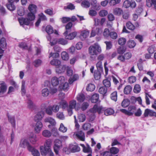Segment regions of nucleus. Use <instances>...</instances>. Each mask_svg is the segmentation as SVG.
I'll return each instance as SVG.
<instances>
[{
	"label": "nucleus",
	"mask_w": 156,
	"mask_h": 156,
	"mask_svg": "<svg viewBox=\"0 0 156 156\" xmlns=\"http://www.w3.org/2000/svg\"><path fill=\"white\" fill-rule=\"evenodd\" d=\"M51 144L52 141L49 139L45 141L44 145L41 146L40 147V151L42 155L53 156L54 154L51 149Z\"/></svg>",
	"instance_id": "obj_1"
},
{
	"label": "nucleus",
	"mask_w": 156,
	"mask_h": 156,
	"mask_svg": "<svg viewBox=\"0 0 156 156\" xmlns=\"http://www.w3.org/2000/svg\"><path fill=\"white\" fill-rule=\"evenodd\" d=\"M104 110L101 106L95 105L93 108L90 109L87 112V115L90 117V121H92L94 120L95 118L94 114L95 113L98 112L99 114H100L101 111Z\"/></svg>",
	"instance_id": "obj_2"
},
{
	"label": "nucleus",
	"mask_w": 156,
	"mask_h": 156,
	"mask_svg": "<svg viewBox=\"0 0 156 156\" xmlns=\"http://www.w3.org/2000/svg\"><path fill=\"white\" fill-rule=\"evenodd\" d=\"M35 19L34 14L33 13L29 12L27 15V18L20 17L18 19V20L20 25L22 26L23 25H28L30 24L33 25V23L31 22L33 21Z\"/></svg>",
	"instance_id": "obj_3"
},
{
	"label": "nucleus",
	"mask_w": 156,
	"mask_h": 156,
	"mask_svg": "<svg viewBox=\"0 0 156 156\" xmlns=\"http://www.w3.org/2000/svg\"><path fill=\"white\" fill-rule=\"evenodd\" d=\"M89 54L91 58L93 56H96L101 52V49L100 45L97 43L90 46L88 48Z\"/></svg>",
	"instance_id": "obj_4"
},
{
	"label": "nucleus",
	"mask_w": 156,
	"mask_h": 156,
	"mask_svg": "<svg viewBox=\"0 0 156 156\" xmlns=\"http://www.w3.org/2000/svg\"><path fill=\"white\" fill-rule=\"evenodd\" d=\"M41 110L39 111L35 115L34 118V121L37 122L41 120L44 115V110L46 107L45 104H43L41 105Z\"/></svg>",
	"instance_id": "obj_5"
},
{
	"label": "nucleus",
	"mask_w": 156,
	"mask_h": 156,
	"mask_svg": "<svg viewBox=\"0 0 156 156\" xmlns=\"http://www.w3.org/2000/svg\"><path fill=\"white\" fill-rule=\"evenodd\" d=\"M66 80V79L63 76L58 78L56 76L53 77L51 80V83L53 86H56L59 84L64 83Z\"/></svg>",
	"instance_id": "obj_6"
},
{
	"label": "nucleus",
	"mask_w": 156,
	"mask_h": 156,
	"mask_svg": "<svg viewBox=\"0 0 156 156\" xmlns=\"http://www.w3.org/2000/svg\"><path fill=\"white\" fill-rule=\"evenodd\" d=\"M76 101L75 100L71 101L69 103V105L67 108V111L69 116H71L73 114L72 110L75 108L76 110L79 109V108L76 107Z\"/></svg>",
	"instance_id": "obj_7"
},
{
	"label": "nucleus",
	"mask_w": 156,
	"mask_h": 156,
	"mask_svg": "<svg viewBox=\"0 0 156 156\" xmlns=\"http://www.w3.org/2000/svg\"><path fill=\"white\" fill-rule=\"evenodd\" d=\"M136 5V3L133 0H126L123 2V7L126 9L129 7L132 9L135 8Z\"/></svg>",
	"instance_id": "obj_8"
},
{
	"label": "nucleus",
	"mask_w": 156,
	"mask_h": 156,
	"mask_svg": "<svg viewBox=\"0 0 156 156\" xmlns=\"http://www.w3.org/2000/svg\"><path fill=\"white\" fill-rule=\"evenodd\" d=\"M19 146L23 148L27 147L28 150H30L32 149V147L30 145L28 140L24 138L21 140Z\"/></svg>",
	"instance_id": "obj_9"
},
{
	"label": "nucleus",
	"mask_w": 156,
	"mask_h": 156,
	"mask_svg": "<svg viewBox=\"0 0 156 156\" xmlns=\"http://www.w3.org/2000/svg\"><path fill=\"white\" fill-rule=\"evenodd\" d=\"M62 146L61 141L58 139L55 140V144L54 147V151L55 153L58 154L59 149Z\"/></svg>",
	"instance_id": "obj_10"
},
{
	"label": "nucleus",
	"mask_w": 156,
	"mask_h": 156,
	"mask_svg": "<svg viewBox=\"0 0 156 156\" xmlns=\"http://www.w3.org/2000/svg\"><path fill=\"white\" fill-rule=\"evenodd\" d=\"M43 127V125L42 122L38 121L36 123L34 126V130L37 133H39Z\"/></svg>",
	"instance_id": "obj_11"
},
{
	"label": "nucleus",
	"mask_w": 156,
	"mask_h": 156,
	"mask_svg": "<svg viewBox=\"0 0 156 156\" xmlns=\"http://www.w3.org/2000/svg\"><path fill=\"white\" fill-rule=\"evenodd\" d=\"M68 149L71 152H76L80 151V147L77 145L70 144Z\"/></svg>",
	"instance_id": "obj_12"
},
{
	"label": "nucleus",
	"mask_w": 156,
	"mask_h": 156,
	"mask_svg": "<svg viewBox=\"0 0 156 156\" xmlns=\"http://www.w3.org/2000/svg\"><path fill=\"white\" fill-rule=\"evenodd\" d=\"M68 32L66 30L64 33L65 38L67 39L71 40L73 39L76 36L77 33L76 32H72L68 34Z\"/></svg>",
	"instance_id": "obj_13"
},
{
	"label": "nucleus",
	"mask_w": 156,
	"mask_h": 156,
	"mask_svg": "<svg viewBox=\"0 0 156 156\" xmlns=\"http://www.w3.org/2000/svg\"><path fill=\"white\" fill-rule=\"evenodd\" d=\"M66 66L61 65V64L55 68L56 72L58 74H60L65 72L66 68Z\"/></svg>",
	"instance_id": "obj_14"
},
{
	"label": "nucleus",
	"mask_w": 156,
	"mask_h": 156,
	"mask_svg": "<svg viewBox=\"0 0 156 156\" xmlns=\"http://www.w3.org/2000/svg\"><path fill=\"white\" fill-rule=\"evenodd\" d=\"M90 32L88 30H84L82 31L80 36V38L82 40H84L89 36Z\"/></svg>",
	"instance_id": "obj_15"
},
{
	"label": "nucleus",
	"mask_w": 156,
	"mask_h": 156,
	"mask_svg": "<svg viewBox=\"0 0 156 156\" xmlns=\"http://www.w3.org/2000/svg\"><path fill=\"white\" fill-rule=\"evenodd\" d=\"M67 80L63 83H61L59 86V88L60 90H63L64 91L67 90L69 88L68 83L66 82Z\"/></svg>",
	"instance_id": "obj_16"
},
{
	"label": "nucleus",
	"mask_w": 156,
	"mask_h": 156,
	"mask_svg": "<svg viewBox=\"0 0 156 156\" xmlns=\"http://www.w3.org/2000/svg\"><path fill=\"white\" fill-rule=\"evenodd\" d=\"M79 139L82 141L84 140V134L82 131H80L74 134Z\"/></svg>",
	"instance_id": "obj_17"
},
{
	"label": "nucleus",
	"mask_w": 156,
	"mask_h": 156,
	"mask_svg": "<svg viewBox=\"0 0 156 156\" xmlns=\"http://www.w3.org/2000/svg\"><path fill=\"white\" fill-rule=\"evenodd\" d=\"M7 89L6 84L4 82H3L1 84L0 87V95H2L5 92Z\"/></svg>",
	"instance_id": "obj_18"
},
{
	"label": "nucleus",
	"mask_w": 156,
	"mask_h": 156,
	"mask_svg": "<svg viewBox=\"0 0 156 156\" xmlns=\"http://www.w3.org/2000/svg\"><path fill=\"white\" fill-rule=\"evenodd\" d=\"M113 12L115 15L119 16L123 13V11L121 9L117 7L113 9Z\"/></svg>",
	"instance_id": "obj_19"
},
{
	"label": "nucleus",
	"mask_w": 156,
	"mask_h": 156,
	"mask_svg": "<svg viewBox=\"0 0 156 156\" xmlns=\"http://www.w3.org/2000/svg\"><path fill=\"white\" fill-rule=\"evenodd\" d=\"M52 65L55 66V68L61 64V62L60 60L56 58H54L50 62Z\"/></svg>",
	"instance_id": "obj_20"
},
{
	"label": "nucleus",
	"mask_w": 156,
	"mask_h": 156,
	"mask_svg": "<svg viewBox=\"0 0 156 156\" xmlns=\"http://www.w3.org/2000/svg\"><path fill=\"white\" fill-rule=\"evenodd\" d=\"M7 44L6 42V39L5 38L2 37L0 39V47H2L3 49L6 48Z\"/></svg>",
	"instance_id": "obj_21"
},
{
	"label": "nucleus",
	"mask_w": 156,
	"mask_h": 156,
	"mask_svg": "<svg viewBox=\"0 0 156 156\" xmlns=\"http://www.w3.org/2000/svg\"><path fill=\"white\" fill-rule=\"evenodd\" d=\"M15 1H12L11 0L10 2L8 1V3L6 4V6L7 9L10 11H13L15 9V6L13 5V3Z\"/></svg>",
	"instance_id": "obj_22"
},
{
	"label": "nucleus",
	"mask_w": 156,
	"mask_h": 156,
	"mask_svg": "<svg viewBox=\"0 0 156 156\" xmlns=\"http://www.w3.org/2000/svg\"><path fill=\"white\" fill-rule=\"evenodd\" d=\"M136 110V107L134 106L130 105L128 108L129 115H133Z\"/></svg>",
	"instance_id": "obj_23"
},
{
	"label": "nucleus",
	"mask_w": 156,
	"mask_h": 156,
	"mask_svg": "<svg viewBox=\"0 0 156 156\" xmlns=\"http://www.w3.org/2000/svg\"><path fill=\"white\" fill-rule=\"evenodd\" d=\"M61 57L63 60L67 61L69 58V56L68 53L66 51H62L61 53Z\"/></svg>",
	"instance_id": "obj_24"
},
{
	"label": "nucleus",
	"mask_w": 156,
	"mask_h": 156,
	"mask_svg": "<svg viewBox=\"0 0 156 156\" xmlns=\"http://www.w3.org/2000/svg\"><path fill=\"white\" fill-rule=\"evenodd\" d=\"M45 122H48L52 125H55L56 124V122L55 120L50 117H48L45 119L44 120Z\"/></svg>",
	"instance_id": "obj_25"
},
{
	"label": "nucleus",
	"mask_w": 156,
	"mask_h": 156,
	"mask_svg": "<svg viewBox=\"0 0 156 156\" xmlns=\"http://www.w3.org/2000/svg\"><path fill=\"white\" fill-rule=\"evenodd\" d=\"M81 5L83 8H87L90 7V3L89 1L85 0L82 2Z\"/></svg>",
	"instance_id": "obj_26"
},
{
	"label": "nucleus",
	"mask_w": 156,
	"mask_h": 156,
	"mask_svg": "<svg viewBox=\"0 0 156 156\" xmlns=\"http://www.w3.org/2000/svg\"><path fill=\"white\" fill-rule=\"evenodd\" d=\"M99 98V94H95L92 95L91 99V101L92 103H95L98 101Z\"/></svg>",
	"instance_id": "obj_27"
},
{
	"label": "nucleus",
	"mask_w": 156,
	"mask_h": 156,
	"mask_svg": "<svg viewBox=\"0 0 156 156\" xmlns=\"http://www.w3.org/2000/svg\"><path fill=\"white\" fill-rule=\"evenodd\" d=\"M36 8L37 6L31 4L30 5L28 9L31 13H33L34 14L36 12Z\"/></svg>",
	"instance_id": "obj_28"
},
{
	"label": "nucleus",
	"mask_w": 156,
	"mask_h": 156,
	"mask_svg": "<svg viewBox=\"0 0 156 156\" xmlns=\"http://www.w3.org/2000/svg\"><path fill=\"white\" fill-rule=\"evenodd\" d=\"M28 108L31 109V110H34L36 108V106L30 100H28L27 102Z\"/></svg>",
	"instance_id": "obj_29"
},
{
	"label": "nucleus",
	"mask_w": 156,
	"mask_h": 156,
	"mask_svg": "<svg viewBox=\"0 0 156 156\" xmlns=\"http://www.w3.org/2000/svg\"><path fill=\"white\" fill-rule=\"evenodd\" d=\"M132 90V87L130 85H127L124 89V93L126 94H128L130 93Z\"/></svg>",
	"instance_id": "obj_30"
},
{
	"label": "nucleus",
	"mask_w": 156,
	"mask_h": 156,
	"mask_svg": "<svg viewBox=\"0 0 156 156\" xmlns=\"http://www.w3.org/2000/svg\"><path fill=\"white\" fill-rule=\"evenodd\" d=\"M76 98L78 101L80 102H82L84 101L85 97L83 94L80 93L77 95Z\"/></svg>",
	"instance_id": "obj_31"
},
{
	"label": "nucleus",
	"mask_w": 156,
	"mask_h": 156,
	"mask_svg": "<svg viewBox=\"0 0 156 156\" xmlns=\"http://www.w3.org/2000/svg\"><path fill=\"white\" fill-rule=\"evenodd\" d=\"M42 135L46 137H50L51 135V132L48 130H45L42 132Z\"/></svg>",
	"instance_id": "obj_32"
},
{
	"label": "nucleus",
	"mask_w": 156,
	"mask_h": 156,
	"mask_svg": "<svg viewBox=\"0 0 156 156\" xmlns=\"http://www.w3.org/2000/svg\"><path fill=\"white\" fill-rule=\"evenodd\" d=\"M114 113V110L111 108H108L104 111V114L106 116L112 115Z\"/></svg>",
	"instance_id": "obj_33"
},
{
	"label": "nucleus",
	"mask_w": 156,
	"mask_h": 156,
	"mask_svg": "<svg viewBox=\"0 0 156 156\" xmlns=\"http://www.w3.org/2000/svg\"><path fill=\"white\" fill-rule=\"evenodd\" d=\"M49 93V90L46 88L43 89L41 91V95L44 97L48 96Z\"/></svg>",
	"instance_id": "obj_34"
},
{
	"label": "nucleus",
	"mask_w": 156,
	"mask_h": 156,
	"mask_svg": "<svg viewBox=\"0 0 156 156\" xmlns=\"http://www.w3.org/2000/svg\"><path fill=\"white\" fill-rule=\"evenodd\" d=\"M30 141L33 144L35 143L38 140L37 135L34 134H33L30 137Z\"/></svg>",
	"instance_id": "obj_35"
},
{
	"label": "nucleus",
	"mask_w": 156,
	"mask_h": 156,
	"mask_svg": "<svg viewBox=\"0 0 156 156\" xmlns=\"http://www.w3.org/2000/svg\"><path fill=\"white\" fill-rule=\"evenodd\" d=\"M58 129L61 132L64 133L67 131L68 129L67 127L64 126L62 123H61Z\"/></svg>",
	"instance_id": "obj_36"
},
{
	"label": "nucleus",
	"mask_w": 156,
	"mask_h": 156,
	"mask_svg": "<svg viewBox=\"0 0 156 156\" xmlns=\"http://www.w3.org/2000/svg\"><path fill=\"white\" fill-rule=\"evenodd\" d=\"M126 51V48L123 46H120L118 48L117 52L119 54H123Z\"/></svg>",
	"instance_id": "obj_37"
},
{
	"label": "nucleus",
	"mask_w": 156,
	"mask_h": 156,
	"mask_svg": "<svg viewBox=\"0 0 156 156\" xmlns=\"http://www.w3.org/2000/svg\"><path fill=\"white\" fill-rule=\"evenodd\" d=\"M29 151L31 152L32 154L34 156H40V153L39 151L34 148L33 147H32V149L30 150Z\"/></svg>",
	"instance_id": "obj_38"
},
{
	"label": "nucleus",
	"mask_w": 156,
	"mask_h": 156,
	"mask_svg": "<svg viewBox=\"0 0 156 156\" xmlns=\"http://www.w3.org/2000/svg\"><path fill=\"white\" fill-rule=\"evenodd\" d=\"M21 90L22 95L23 96L25 95L26 93V90L25 88V82L24 80H23L22 82Z\"/></svg>",
	"instance_id": "obj_39"
},
{
	"label": "nucleus",
	"mask_w": 156,
	"mask_h": 156,
	"mask_svg": "<svg viewBox=\"0 0 156 156\" xmlns=\"http://www.w3.org/2000/svg\"><path fill=\"white\" fill-rule=\"evenodd\" d=\"M59 106L63 109L67 108L68 107L67 103L64 100H62L60 102Z\"/></svg>",
	"instance_id": "obj_40"
},
{
	"label": "nucleus",
	"mask_w": 156,
	"mask_h": 156,
	"mask_svg": "<svg viewBox=\"0 0 156 156\" xmlns=\"http://www.w3.org/2000/svg\"><path fill=\"white\" fill-rule=\"evenodd\" d=\"M119 149L115 147H112L110 149V152L112 154H116L119 152Z\"/></svg>",
	"instance_id": "obj_41"
},
{
	"label": "nucleus",
	"mask_w": 156,
	"mask_h": 156,
	"mask_svg": "<svg viewBox=\"0 0 156 156\" xmlns=\"http://www.w3.org/2000/svg\"><path fill=\"white\" fill-rule=\"evenodd\" d=\"M46 31L48 34H50L54 32L53 27L50 25L47 26L45 29Z\"/></svg>",
	"instance_id": "obj_42"
},
{
	"label": "nucleus",
	"mask_w": 156,
	"mask_h": 156,
	"mask_svg": "<svg viewBox=\"0 0 156 156\" xmlns=\"http://www.w3.org/2000/svg\"><path fill=\"white\" fill-rule=\"evenodd\" d=\"M129 101L127 99H124L122 101L121 105L123 107L125 108L127 107L129 104Z\"/></svg>",
	"instance_id": "obj_43"
},
{
	"label": "nucleus",
	"mask_w": 156,
	"mask_h": 156,
	"mask_svg": "<svg viewBox=\"0 0 156 156\" xmlns=\"http://www.w3.org/2000/svg\"><path fill=\"white\" fill-rule=\"evenodd\" d=\"M57 42L58 44L62 45H65L68 43V41L66 39L61 38L58 39L57 41Z\"/></svg>",
	"instance_id": "obj_44"
},
{
	"label": "nucleus",
	"mask_w": 156,
	"mask_h": 156,
	"mask_svg": "<svg viewBox=\"0 0 156 156\" xmlns=\"http://www.w3.org/2000/svg\"><path fill=\"white\" fill-rule=\"evenodd\" d=\"M147 5L148 7H151L152 5L156 4V0H146Z\"/></svg>",
	"instance_id": "obj_45"
},
{
	"label": "nucleus",
	"mask_w": 156,
	"mask_h": 156,
	"mask_svg": "<svg viewBox=\"0 0 156 156\" xmlns=\"http://www.w3.org/2000/svg\"><path fill=\"white\" fill-rule=\"evenodd\" d=\"M95 88V86L94 84L90 83L88 85L86 89L87 91H92L94 90Z\"/></svg>",
	"instance_id": "obj_46"
},
{
	"label": "nucleus",
	"mask_w": 156,
	"mask_h": 156,
	"mask_svg": "<svg viewBox=\"0 0 156 156\" xmlns=\"http://www.w3.org/2000/svg\"><path fill=\"white\" fill-rule=\"evenodd\" d=\"M85 115L83 114H80L78 115V119L80 122H83L86 120Z\"/></svg>",
	"instance_id": "obj_47"
},
{
	"label": "nucleus",
	"mask_w": 156,
	"mask_h": 156,
	"mask_svg": "<svg viewBox=\"0 0 156 156\" xmlns=\"http://www.w3.org/2000/svg\"><path fill=\"white\" fill-rule=\"evenodd\" d=\"M126 26L128 29L131 30H134L135 28V26L130 22H128L126 23Z\"/></svg>",
	"instance_id": "obj_48"
},
{
	"label": "nucleus",
	"mask_w": 156,
	"mask_h": 156,
	"mask_svg": "<svg viewBox=\"0 0 156 156\" xmlns=\"http://www.w3.org/2000/svg\"><path fill=\"white\" fill-rule=\"evenodd\" d=\"M128 46L130 48H134L136 45V44L133 40H130L128 42Z\"/></svg>",
	"instance_id": "obj_49"
},
{
	"label": "nucleus",
	"mask_w": 156,
	"mask_h": 156,
	"mask_svg": "<svg viewBox=\"0 0 156 156\" xmlns=\"http://www.w3.org/2000/svg\"><path fill=\"white\" fill-rule=\"evenodd\" d=\"M8 118L9 121L10 122L12 126L15 127V121L14 117V116H8Z\"/></svg>",
	"instance_id": "obj_50"
},
{
	"label": "nucleus",
	"mask_w": 156,
	"mask_h": 156,
	"mask_svg": "<svg viewBox=\"0 0 156 156\" xmlns=\"http://www.w3.org/2000/svg\"><path fill=\"white\" fill-rule=\"evenodd\" d=\"M121 0H110L109 3L111 6H114L117 4L120 3Z\"/></svg>",
	"instance_id": "obj_51"
},
{
	"label": "nucleus",
	"mask_w": 156,
	"mask_h": 156,
	"mask_svg": "<svg viewBox=\"0 0 156 156\" xmlns=\"http://www.w3.org/2000/svg\"><path fill=\"white\" fill-rule=\"evenodd\" d=\"M66 69L67 74L68 76H70L73 75V71L70 67L67 66Z\"/></svg>",
	"instance_id": "obj_52"
},
{
	"label": "nucleus",
	"mask_w": 156,
	"mask_h": 156,
	"mask_svg": "<svg viewBox=\"0 0 156 156\" xmlns=\"http://www.w3.org/2000/svg\"><path fill=\"white\" fill-rule=\"evenodd\" d=\"M91 126V124L89 123H86L84 124L82 126V128L83 129L87 130L89 129Z\"/></svg>",
	"instance_id": "obj_53"
},
{
	"label": "nucleus",
	"mask_w": 156,
	"mask_h": 156,
	"mask_svg": "<svg viewBox=\"0 0 156 156\" xmlns=\"http://www.w3.org/2000/svg\"><path fill=\"white\" fill-rule=\"evenodd\" d=\"M103 84L105 87H109L111 86L110 81L107 79H105L103 80Z\"/></svg>",
	"instance_id": "obj_54"
},
{
	"label": "nucleus",
	"mask_w": 156,
	"mask_h": 156,
	"mask_svg": "<svg viewBox=\"0 0 156 156\" xmlns=\"http://www.w3.org/2000/svg\"><path fill=\"white\" fill-rule=\"evenodd\" d=\"M111 98L112 100L116 101L117 100V92L114 91L111 94Z\"/></svg>",
	"instance_id": "obj_55"
},
{
	"label": "nucleus",
	"mask_w": 156,
	"mask_h": 156,
	"mask_svg": "<svg viewBox=\"0 0 156 156\" xmlns=\"http://www.w3.org/2000/svg\"><path fill=\"white\" fill-rule=\"evenodd\" d=\"M57 118L61 120H64L65 119V116L62 112H59L56 114Z\"/></svg>",
	"instance_id": "obj_56"
},
{
	"label": "nucleus",
	"mask_w": 156,
	"mask_h": 156,
	"mask_svg": "<svg viewBox=\"0 0 156 156\" xmlns=\"http://www.w3.org/2000/svg\"><path fill=\"white\" fill-rule=\"evenodd\" d=\"M141 90L140 86L139 84H136L135 85L133 89L134 92L138 93L140 92Z\"/></svg>",
	"instance_id": "obj_57"
},
{
	"label": "nucleus",
	"mask_w": 156,
	"mask_h": 156,
	"mask_svg": "<svg viewBox=\"0 0 156 156\" xmlns=\"http://www.w3.org/2000/svg\"><path fill=\"white\" fill-rule=\"evenodd\" d=\"M83 151L85 153H91L92 151L91 149L89 146L87 145L83 148Z\"/></svg>",
	"instance_id": "obj_58"
},
{
	"label": "nucleus",
	"mask_w": 156,
	"mask_h": 156,
	"mask_svg": "<svg viewBox=\"0 0 156 156\" xmlns=\"http://www.w3.org/2000/svg\"><path fill=\"white\" fill-rule=\"evenodd\" d=\"M126 42V39L123 37L120 38L118 41V44L121 45H122L124 44Z\"/></svg>",
	"instance_id": "obj_59"
},
{
	"label": "nucleus",
	"mask_w": 156,
	"mask_h": 156,
	"mask_svg": "<svg viewBox=\"0 0 156 156\" xmlns=\"http://www.w3.org/2000/svg\"><path fill=\"white\" fill-rule=\"evenodd\" d=\"M42 62L40 59L35 60L33 62V65L35 67H38L41 64Z\"/></svg>",
	"instance_id": "obj_60"
},
{
	"label": "nucleus",
	"mask_w": 156,
	"mask_h": 156,
	"mask_svg": "<svg viewBox=\"0 0 156 156\" xmlns=\"http://www.w3.org/2000/svg\"><path fill=\"white\" fill-rule=\"evenodd\" d=\"M107 91V88L105 87H101L99 90V92L102 94H104L106 93Z\"/></svg>",
	"instance_id": "obj_61"
},
{
	"label": "nucleus",
	"mask_w": 156,
	"mask_h": 156,
	"mask_svg": "<svg viewBox=\"0 0 156 156\" xmlns=\"http://www.w3.org/2000/svg\"><path fill=\"white\" fill-rule=\"evenodd\" d=\"M108 14L107 11L105 10H102L99 12V15L101 17H104L106 16Z\"/></svg>",
	"instance_id": "obj_62"
},
{
	"label": "nucleus",
	"mask_w": 156,
	"mask_h": 156,
	"mask_svg": "<svg viewBox=\"0 0 156 156\" xmlns=\"http://www.w3.org/2000/svg\"><path fill=\"white\" fill-rule=\"evenodd\" d=\"M46 109V113L49 115H52L53 114L52 109L51 108V106H49Z\"/></svg>",
	"instance_id": "obj_63"
},
{
	"label": "nucleus",
	"mask_w": 156,
	"mask_h": 156,
	"mask_svg": "<svg viewBox=\"0 0 156 156\" xmlns=\"http://www.w3.org/2000/svg\"><path fill=\"white\" fill-rule=\"evenodd\" d=\"M17 13L20 16H23L24 14V10L23 7H20L18 10Z\"/></svg>",
	"instance_id": "obj_64"
}]
</instances>
